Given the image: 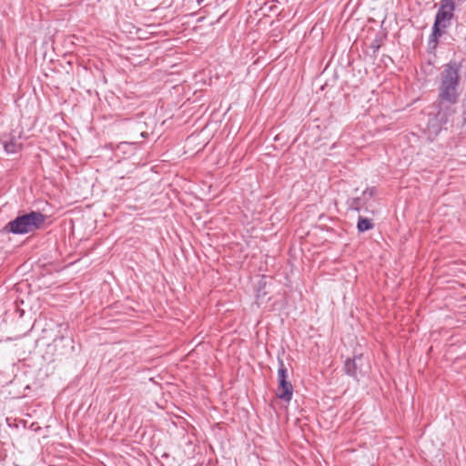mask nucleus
<instances>
[{
  "label": "nucleus",
  "instance_id": "obj_1",
  "mask_svg": "<svg viewBox=\"0 0 466 466\" xmlns=\"http://www.w3.org/2000/svg\"><path fill=\"white\" fill-rule=\"evenodd\" d=\"M460 67L456 63H449L441 72L439 96L441 100L454 104L458 98L457 88L460 84Z\"/></svg>",
  "mask_w": 466,
  "mask_h": 466
},
{
  "label": "nucleus",
  "instance_id": "obj_2",
  "mask_svg": "<svg viewBox=\"0 0 466 466\" xmlns=\"http://www.w3.org/2000/svg\"><path fill=\"white\" fill-rule=\"evenodd\" d=\"M45 220L46 216L44 214L38 211H31L9 221L5 225V230L15 235L32 233L41 228Z\"/></svg>",
  "mask_w": 466,
  "mask_h": 466
},
{
  "label": "nucleus",
  "instance_id": "obj_7",
  "mask_svg": "<svg viewBox=\"0 0 466 466\" xmlns=\"http://www.w3.org/2000/svg\"><path fill=\"white\" fill-rule=\"evenodd\" d=\"M373 227H374V224L372 223V221L370 219H369L367 218L360 217L358 224H357V228H358L359 231L364 232V231L371 229Z\"/></svg>",
  "mask_w": 466,
  "mask_h": 466
},
{
  "label": "nucleus",
  "instance_id": "obj_11",
  "mask_svg": "<svg viewBox=\"0 0 466 466\" xmlns=\"http://www.w3.org/2000/svg\"><path fill=\"white\" fill-rule=\"evenodd\" d=\"M433 128H434V133L435 134H438L441 130V127L440 126H435V125H432Z\"/></svg>",
  "mask_w": 466,
  "mask_h": 466
},
{
  "label": "nucleus",
  "instance_id": "obj_4",
  "mask_svg": "<svg viewBox=\"0 0 466 466\" xmlns=\"http://www.w3.org/2000/svg\"><path fill=\"white\" fill-rule=\"evenodd\" d=\"M370 370L368 362L363 359L362 354H357L352 359H348L344 364V370L347 375L359 380L365 376Z\"/></svg>",
  "mask_w": 466,
  "mask_h": 466
},
{
  "label": "nucleus",
  "instance_id": "obj_6",
  "mask_svg": "<svg viewBox=\"0 0 466 466\" xmlns=\"http://www.w3.org/2000/svg\"><path fill=\"white\" fill-rule=\"evenodd\" d=\"M4 150L7 155L16 154L21 150V144L11 140L4 143Z\"/></svg>",
  "mask_w": 466,
  "mask_h": 466
},
{
  "label": "nucleus",
  "instance_id": "obj_8",
  "mask_svg": "<svg viewBox=\"0 0 466 466\" xmlns=\"http://www.w3.org/2000/svg\"><path fill=\"white\" fill-rule=\"evenodd\" d=\"M288 381V370L282 360L279 359L278 383Z\"/></svg>",
  "mask_w": 466,
  "mask_h": 466
},
{
  "label": "nucleus",
  "instance_id": "obj_9",
  "mask_svg": "<svg viewBox=\"0 0 466 466\" xmlns=\"http://www.w3.org/2000/svg\"><path fill=\"white\" fill-rule=\"evenodd\" d=\"M350 206L351 208L359 210L361 207V199L359 198L351 199Z\"/></svg>",
  "mask_w": 466,
  "mask_h": 466
},
{
  "label": "nucleus",
  "instance_id": "obj_10",
  "mask_svg": "<svg viewBox=\"0 0 466 466\" xmlns=\"http://www.w3.org/2000/svg\"><path fill=\"white\" fill-rule=\"evenodd\" d=\"M375 192H376L375 187L367 188L366 190H364L363 196L364 197L369 196L370 198H371L374 196Z\"/></svg>",
  "mask_w": 466,
  "mask_h": 466
},
{
  "label": "nucleus",
  "instance_id": "obj_5",
  "mask_svg": "<svg viewBox=\"0 0 466 466\" xmlns=\"http://www.w3.org/2000/svg\"><path fill=\"white\" fill-rule=\"evenodd\" d=\"M276 395L279 399L289 402L293 397V386L290 381L279 382Z\"/></svg>",
  "mask_w": 466,
  "mask_h": 466
},
{
  "label": "nucleus",
  "instance_id": "obj_3",
  "mask_svg": "<svg viewBox=\"0 0 466 466\" xmlns=\"http://www.w3.org/2000/svg\"><path fill=\"white\" fill-rule=\"evenodd\" d=\"M455 10V0H441L440 7L435 16L432 26V33L430 36L429 45L435 47L438 39L442 35V30L446 28L453 16Z\"/></svg>",
  "mask_w": 466,
  "mask_h": 466
}]
</instances>
